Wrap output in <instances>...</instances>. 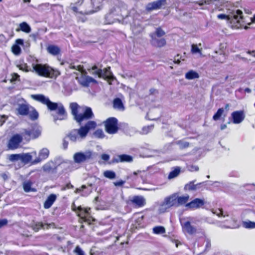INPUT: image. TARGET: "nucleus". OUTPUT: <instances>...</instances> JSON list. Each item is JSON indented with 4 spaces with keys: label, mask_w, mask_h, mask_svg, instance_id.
Returning a JSON list of instances; mask_svg holds the SVG:
<instances>
[{
    "label": "nucleus",
    "mask_w": 255,
    "mask_h": 255,
    "mask_svg": "<svg viewBox=\"0 0 255 255\" xmlns=\"http://www.w3.org/2000/svg\"><path fill=\"white\" fill-rule=\"evenodd\" d=\"M31 98L44 105L51 111L57 110L56 115L54 117L55 121H63L67 119V113L62 104L58 105L57 103L51 102L49 99L42 94H34L31 95Z\"/></svg>",
    "instance_id": "obj_1"
},
{
    "label": "nucleus",
    "mask_w": 255,
    "mask_h": 255,
    "mask_svg": "<svg viewBox=\"0 0 255 255\" xmlns=\"http://www.w3.org/2000/svg\"><path fill=\"white\" fill-rule=\"evenodd\" d=\"M49 151L47 148H42L39 152L38 156L32 160V155L29 152L9 155L8 159L13 162L20 161L23 165L31 162L32 165L36 164L42 160L46 159L49 156Z\"/></svg>",
    "instance_id": "obj_2"
},
{
    "label": "nucleus",
    "mask_w": 255,
    "mask_h": 255,
    "mask_svg": "<svg viewBox=\"0 0 255 255\" xmlns=\"http://www.w3.org/2000/svg\"><path fill=\"white\" fill-rule=\"evenodd\" d=\"M69 108L74 120L79 124L94 117L92 109L89 107L81 106L76 102H72L70 104Z\"/></svg>",
    "instance_id": "obj_3"
},
{
    "label": "nucleus",
    "mask_w": 255,
    "mask_h": 255,
    "mask_svg": "<svg viewBox=\"0 0 255 255\" xmlns=\"http://www.w3.org/2000/svg\"><path fill=\"white\" fill-rule=\"evenodd\" d=\"M217 18L220 19L227 20L233 29L241 28L245 24L243 12L240 9L232 10L228 15L223 13L219 14L217 15Z\"/></svg>",
    "instance_id": "obj_4"
},
{
    "label": "nucleus",
    "mask_w": 255,
    "mask_h": 255,
    "mask_svg": "<svg viewBox=\"0 0 255 255\" xmlns=\"http://www.w3.org/2000/svg\"><path fill=\"white\" fill-rule=\"evenodd\" d=\"M23 139L28 142L31 140L37 138L41 135V130L38 127L33 126L31 128H23L21 132Z\"/></svg>",
    "instance_id": "obj_5"
},
{
    "label": "nucleus",
    "mask_w": 255,
    "mask_h": 255,
    "mask_svg": "<svg viewBox=\"0 0 255 255\" xmlns=\"http://www.w3.org/2000/svg\"><path fill=\"white\" fill-rule=\"evenodd\" d=\"M91 208H82L81 206L77 207V214L81 221V223L86 222L91 224L92 222L94 221L95 219L91 216Z\"/></svg>",
    "instance_id": "obj_6"
},
{
    "label": "nucleus",
    "mask_w": 255,
    "mask_h": 255,
    "mask_svg": "<svg viewBox=\"0 0 255 255\" xmlns=\"http://www.w3.org/2000/svg\"><path fill=\"white\" fill-rule=\"evenodd\" d=\"M106 131L111 134H114L118 132L119 128L118 126V120L115 117L108 118L104 122Z\"/></svg>",
    "instance_id": "obj_7"
},
{
    "label": "nucleus",
    "mask_w": 255,
    "mask_h": 255,
    "mask_svg": "<svg viewBox=\"0 0 255 255\" xmlns=\"http://www.w3.org/2000/svg\"><path fill=\"white\" fill-rule=\"evenodd\" d=\"M128 205H131L135 208H139L144 206L146 204V200L142 196L135 195L127 200Z\"/></svg>",
    "instance_id": "obj_8"
},
{
    "label": "nucleus",
    "mask_w": 255,
    "mask_h": 255,
    "mask_svg": "<svg viewBox=\"0 0 255 255\" xmlns=\"http://www.w3.org/2000/svg\"><path fill=\"white\" fill-rule=\"evenodd\" d=\"M23 140V136L21 134H15L9 139L7 146L9 149L11 150L17 149Z\"/></svg>",
    "instance_id": "obj_9"
},
{
    "label": "nucleus",
    "mask_w": 255,
    "mask_h": 255,
    "mask_svg": "<svg viewBox=\"0 0 255 255\" xmlns=\"http://www.w3.org/2000/svg\"><path fill=\"white\" fill-rule=\"evenodd\" d=\"M96 126L97 124L95 121H89L84 126L77 129L79 136L81 138L85 137L89 131L92 129H95Z\"/></svg>",
    "instance_id": "obj_10"
},
{
    "label": "nucleus",
    "mask_w": 255,
    "mask_h": 255,
    "mask_svg": "<svg viewBox=\"0 0 255 255\" xmlns=\"http://www.w3.org/2000/svg\"><path fill=\"white\" fill-rule=\"evenodd\" d=\"M49 66L47 65H42L41 64H36L33 65V70L40 76L47 78L49 76L48 75L49 70Z\"/></svg>",
    "instance_id": "obj_11"
},
{
    "label": "nucleus",
    "mask_w": 255,
    "mask_h": 255,
    "mask_svg": "<svg viewBox=\"0 0 255 255\" xmlns=\"http://www.w3.org/2000/svg\"><path fill=\"white\" fill-rule=\"evenodd\" d=\"M166 3V0H157L148 3L146 6L145 9L148 12L155 9H158L161 8L162 5H165Z\"/></svg>",
    "instance_id": "obj_12"
},
{
    "label": "nucleus",
    "mask_w": 255,
    "mask_h": 255,
    "mask_svg": "<svg viewBox=\"0 0 255 255\" xmlns=\"http://www.w3.org/2000/svg\"><path fill=\"white\" fill-rule=\"evenodd\" d=\"M205 202L203 199L195 198L186 204V207L191 209H196L202 207Z\"/></svg>",
    "instance_id": "obj_13"
},
{
    "label": "nucleus",
    "mask_w": 255,
    "mask_h": 255,
    "mask_svg": "<svg viewBox=\"0 0 255 255\" xmlns=\"http://www.w3.org/2000/svg\"><path fill=\"white\" fill-rule=\"evenodd\" d=\"M231 116L233 119V122L235 124L241 123L245 118L244 111L242 110L233 112Z\"/></svg>",
    "instance_id": "obj_14"
},
{
    "label": "nucleus",
    "mask_w": 255,
    "mask_h": 255,
    "mask_svg": "<svg viewBox=\"0 0 255 255\" xmlns=\"http://www.w3.org/2000/svg\"><path fill=\"white\" fill-rule=\"evenodd\" d=\"M91 155V153L87 155L81 152H76L74 155V160L77 163H80L90 159Z\"/></svg>",
    "instance_id": "obj_15"
},
{
    "label": "nucleus",
    "mask_w": 255,
    "mask_h": 255,
    "mask_svg": "<svg viewBox=\"0 0 255 255\" xmlns=\"http://www.w3.org/2000/svg\"><path fill=\"white\" fill-rule=\"evenodd\" d=\"M151 43L152 46L157 47L161 48L166 45V40L164 38H157V37H150Z\"/></svg>",
    "instance_id": "obj_16"
},
{
    "label": "nucleus",
    "mask_w": 255,
    "mask_h": 255,
    "mask_svg": "<svg viewBox=\"0 0 255 255\" xmlns=\"http://www.w3.org/2000/svg\"><path fill=\"white\" fill-rule=\"evenodd\" d=\"M182 226V230L185 231L189 235H193L196 233L197 229L195 227L192 226L191 222L189 221H186L184 223Z\"/></svg>",
    "instance_id": "obj_17"
},
{
    "label": "nucleus",
    "mask_w": 255,
    "mask_h": 255,
    "mask_svg": "<svg viewBox=\"0 0 255 255\" xmlns=\"http://www.w3.org/2000/svg\"><path fill=\"white\" fill-rule=\"evenodd\" d=\"M164 204L168 207L172 206H177V196L175 194H173L165 198Z\"/></svg>",
    "instance_id": "obj_18"
},
{
    "label": "nucleus",
    "mask_w": 255,
    "mask_h": 255,
    "mask_svg": "<svg viewBox=\"0 0 255 255\" xmlns=\"http://www.w3.org/2000/svg\"><path fill=\"white\" fill-rule=\"evenodd\" d=\"M31 107L28 104H19L17 108L18 114L21 116H27Z\"/></svg>",
    "instance_id": "obj_19"
},
{
    "label": "nucleus",
    "mask_w": 255,
    "mask_h": 255,
    "mask_svg": "<svg viewBox=\"0 0 255 255\" xmlns=\"http://www.w3.org/2000/svg\"><path fill=\"white\" fill-rule=\"evenodd\" d=\"M133 160L132 157L127 154H121L118 156L117 158L113 159V163H119L124 162H131Z\"/></svg>",
    "instance_id": "obj_20"
},
{
    "label": "nucleus",
    "mask_w": 255,
    "mask_h": 255,
    "mask_svg": "<svg viewBox=\"0 0 255 255\" xmlns=\"http://www.w3.org/2000/svg\"><path fill=\"white\" fill-rule=\"evenodd\" d=\"M56 198L55 194H51L49 195L43 204L44 208L46 209L50 208L56 201Z\"/></svg>",
    "instance_id": "obj_21"
},
{
    "label": "nucleus",
    "mask_w": 255,
    "mask_h": 255,
    "mask_svg": "<svg viewBox=\"0 0 255 255\" xmlns=\"http://www.w3.org/2000/svg\"><path fill=\"white\" fill-rule=\"evenodd\" d=\"M47 51L48 53L52 55H58L60 53V48L54 45H49L47 48Z\"/></svg>",
    "instance_id": "obj_22"
},
{
    "label": "nucleus",
    "mask_w": 255,
    "mask_h": 255,
    "mask_svg": "<svg viewBox=\"0 0 255 255\" xmlns=\"http://www.w3.org/2000/svg\"><path fill=\"white\" fill-rule=\"evenodd\" d=\"M91 83L97 84V81L93 78L88 76L84 77L82 79L81 84L85 87H88Z\"/></svg>",
    "instance_id": "obj_23"
},
{
    "label": "nucleus",
    "mask_w": 255,
    "mask_h": 255,
    "mask_svg": "<svg viewBox=\"0 0 255 255\" xmlns=\"http://www.w3.org/2000/svg\"><path fill=\"white\" fill-rule=\"evenodd\" d=\"M189 199V196L187 194L181 196H177V206L187 204Z\"/></svg>",
    "instance_id": "obj_24"
},
{
    "label": "nucleus",
    "mask_w": 255,
    "mask_h": 255,
    "mask_svg": "<svg viewBox=\"0 0 255 255\" xmlns=\"http://www.w3.org/2000/svg\"><path fill=\"white\" fill-rule=\"evenodd\" d=\"M165 35V32L162 29L161 27L156 28L155 31L150 34V37H161Z\"/></svg>",
    "instance_id": "obj_25"
},
{
    "label": "nucleus",
    "mask_w": 255,
    "mask_h": 255,
    "mask_svg": "<svg viewBox=\"0 0 255 255\" xmlns=\"http://www.w3.org/2000/svg\"><path fill=\"white\" fill-rule=\"evenodd\" d=\"M110 67H108L102 70L101 74L102 77H101V78L105 80H109L111 79L112 72L110 71Z\"/></svg>",
    "instance_id": "obj_26"
},
{
    "label": "nucleus",
    "mask_w": 255,
    "mask_h": 255,
    "mask_svg": "<svg viewBox=\"0 0 255 255\" xmlns=\"http://www.w3.org/2000/svg\"><path fill=\"white\" fill-rule=\"evenodd\" d=\"M113 107L115 109L124 110L125 107L122 101L119 98H115L113 101Z\"/></svg>",
    "instance_id": "obj_27"
},
{
    "label": "nucleus",
    "mask_w": 255,
    "mask_h": 255,
    "mask_svg": "<svg viewBox=\"0 0 255 255\" xmlns=\"http://www.w3.org/2000/svg\"><path fill=\"white\" fill-rule=\"evenodd\" d=\"M48 75L49 76H47V78H56L59 75H60V72L59 70L57 69H54L51 67H49Z\"/></svg>",
    "instance_id": "obj_28"
},
{
    "label": "nucleus",
    "mask_w": 255,
    "mask_h": 255,
    "mask_svg": "<svg viewBox=\"0 0 255 255\" xmlns=\"http://www.w3.org/2000/svg\"><path fill=\"white\" fill-rule=\"evenodd\" d=\"M199 77V74L192 70H191L187 72L185 74V78L188 80H192L194 79H197Z\"/></svg>",
    "instance_id": "obj_29"
},
{
    "label": "nucleus",
    "mask_w": 255,
    "mask_h": 255,
    "mask_svg": "<svg viewBox=\"0 0 255 255\" xmlns=\"http://www.w3.org/2000/svg\"><path fill=\"white\" fill-rule=\"evenodd\" d=\"M79 136L77 129H73L71 130L68 134V137L73 141H76Z\"/></svg>",
    "instance_id": "obj_30"
},
{
    "label": "nucleus",
    "mask_w": 255,
    "mask_h": 255,
    "mask_svg": "<svg viewBox=\"0 0 255 255\" xmlns=\"http://www.w3.org/2000/svg\"><path fill=\"white\" fill-rule=\"evenodd\" d=\"M30 109H31V111L29 110V113L28 115L29 119L32 121L36 120L39 116L38 113L33 107H31Z\"/></svg>",
    "instance_id": "obj_31"
},
{
    "label": "nucleus",
    "mask_w": 255,
    "mask_h": 255,
    "mask_svg": "<svg viewBox=\"0 0 255 255\" xmlns=\"http://www.w3.org/2000/svg\"><path fill=\"white\" fill-rule=\"evenodd\" d=\"M50 227V224H43L42 222H37L34 225V230L35 231H38L41 229H48Z\"/></svg>",
    "instance_id": "obj_32"
},
{
    "label": "nucleus",
    "mask_w": 255,
    "mask_h": 255,
    "mask_svg": "<svg viewBox=\"0 0 255 255\" xmlns=\"http://www.w3.org/2000/svg\"><path fill=\"white\" fill-rule=\"evenodd\" d=\"M20 30L25 33H29L31 31L30 26L26 22H22L19 24Z\"/></svg>",
    "instance_id": "obj_33"
},
{
    "label": "nucleus",
    "mask_w": 255,
    "mask_h": 255,
    "mask_svg": "<svg viewBox=\"0 0 255 255\" xmlns=\"http://www.w3.org/2000/svg\"><path fill=\"white\" fill-rule=\"evenodd\" d=\"M224 113V109L223 108H219L217 112L213 116V119L217 121L220 120Z\"/></svg>",
    "instance_id": "obj_34"
},
{
    "label": "nucleus",
    "mask_w": 255,
    "mask_h": 255,
    "mask_svg": "<svg viewBox=\"0 0 255 255\" xmlns=\"http://www.w3.org/2000/svg\"><path fill=\"white\" fill-rule=\"evenodd\" d=\"M91 69L92 71H93V72H92V74L97 75L99 78H101V77H102L101 75L102 69H101V68H98L97 66H96V65L93 66L91 67Z\"/></svg>",
    "instance_id": "obj_35"
},
{
    "label": "nucleus",
    "mask_w": 255,
    "mask_h": 255,
    "mask_svg": "<svg viewBox=\"0 0 255 255\" xmlns=\"http://www.w3.org/2000/svg\"><path fill=\"white\" fill-rule=\"evenodd\" d=\"M11 51L15 55H19L21 53V49L19 45L13 44L11 47Z\"/></svg>",
    "instance_id": "obj_36"
},
{
    "label": "nucleus",
    "mask_w": 255,
    "mask_h": 255,
    "mask_svg": "<svg viewBox=\"0 0 255 255\" xmlns=\"http://www.w3.org/2000/svg\"><path fill=\"white\" fill-rule=\"evenodd\" d=\"M153 232L155 234H160L165 233L166 231L163 226H156L153 228Z\"/></svg>",
    "instance_id": "obj_37"
},
{
    "label": "nucleus",
    "mask_w": 255,
    "mask_h": 255,
    "mask_svg": "<svg viewBox=\"0 0 255 255\" xmlns=\"http://www.w3.org/2000/svg\"><path fill=\"white\" fill-rule=\"evenodd\" d=\"M104 176L107 178L113 179L116 178V173L111 170H106L104 172Z\"/></svg>",
    "instance_id": "obj_38"
},
{
    "label": "nucleus",
    "mask_w": 255,
    "mask_h": 255,
    "mask_svg": "<svg viewBox=\"0 0 255 255\" xmlns=\"http://www.w3.org/2000/svg\"><path fill=\"white\" fill-rule=\"evenodd\" d=\"M180 171L179 168L177 167L175 168L173 170L171 171L168 175V178L172 179L177 176Z\"/></svg>",
    "instance_id": "obj_39"
},
{
    "label": "nucleus",
    "mask_w": 255,
    "mask_h": 255,
    "mask_svg": "<svg viewBox=\"0 0 255 255\" xmlns=\"http://www.w3.org/2000/svg\"><path fill=\"white\" fill-rule=\"evenodd\" d=\"M32 184V182L30 181L24 182L23 187L25 192H28L33 191L31 188Z\"/></svg>",
    "instance_id": "obj_40"
},
{
    "label": "nucleus",
    "mask_w": 255,
    "mask_h": 255,
    "mask_svg": "<svg viewBox=\"0 0 255 255\" xmlns=\"http://www.w3.org/2000/svg\"><path fill=\"white\" fill-rule=\"evenodd\" d=\"M16 67L20 70L23 71L24 72H29V69H28V66L26 63L22 62V63H20L16 65Z\"/></svg>",
    "instance_id": "obj_41"
},
{
    "label": "nucleus",
    "mask_w": 255,
    "mask_h": 255,
    "mask_svg": "<svg viewBox=\"0 0 255 255\" xmlns=\"http://www.w3.org/2000/svg\"><path fill=\"white\" fill-rule=\"evenodd\" d=\"M94 135L96 137L100 138H103L105 135L102 129H98L94 132Z\"/></svg>",
    "instance_id": "obj_42"
},
{
    "label": "nucleus",
    "mask_w": 255,
    "mask_h": 255,
    "mask_svg": "<svg viewBox=\"0 0 255 255\" xmlns=\"http://www.w3.org/2000/svg\"><path fill=\"white\" fill-rule=\"evenodd\" d=\"M185 188L190 191L195 190L196 189V185L194 184V182H190L185 185Z\"/></svg>",
    "instance_id": "obj_43"
},
{
    "label": "nucleus",
    "mask_w": 255,
    "mask_h": 255,
    "mask_svg": "<svg viewBox=\"0 0 255 255\" xmlns=\"http://www.w3.org/2000/svg\"><path fill=\"white\" fill-rule=\"evenodd\" d=\"M243 226L244 227L248 229L255 228V222L252 221L244 222Z\"/></svg>",
    "instance_id": "obj_44"
},
{
    "label": "nucleus",
    "mask_w": 255,
    "mask_h": 255,
    "mask_svg": "<svg viewBox=\"0 0 255 255\" xmlns=\"http://www.w3.org/2000/svg\"><path fill=\"white\" fill-rule=\"evenodd\" d=\"M177 144H178L181 149H184L188 147L189 146V143L187 141H183L182 140H179L177 142Z\"/></svg>",
    "instance_id": "obj_45"
},
{
    "label": "nucleus",
    "mask_w": 255,
    "mask_h": 255,
    "mask_svg": "<svg viewBox=\"0 0 255 255\" xmlns=\"http://www.w3.org/2000/svg\"><path fill=\"white\" fill-rule=\"evenodd\" d=\"M73 252L76 255H85L84 251L81 249V248L79 246H77L75 247Z\"/></svg>",
    "instance_id": "obj_46"
},
{
    "label": "nucleus",
    "mask_w": 255,
    "mask_h": 255,
    "mask_svg": "<svg viewBox=\"0 0 255 255\" xmlns=\"http://www.w3.org/2000/svg\"><path fill=\"white\" fill-rule=\"evenodd\" d=\"M42 168L43 171L46 172H50L53 170L51 166L48 163L44 164Z\"/></svg>",
    "instance_id": "obj_47"
},
{
    "label": "nucleus",
    "mask_w": 255,
    "mask_h": 255,
    "mask_svg": "<svg viewBox=\"0 0 255 255\" xmlns=\"http://www.w3.org/2000/svg\"><path fill=\"white\" fill-rule=\"evenodd\" d=\"M8 116L5 115L0 116V127L2 126L8 119Z\"/></svg>",
    "instance_id": "obj_48"
},
{
    "label": "nucleus",
    "mask_w": 255,
    "mask_h": 255,
    "mask_svg": "<svg viewBox=\"0 0 255 255\" xmlns=\"http://www.w3.org/2000/svg\"><path fill=\"white\" fill-rule=\"evenodd\" d=\"M11 79H10V82H13L16 80H19V75L16 73H13L11 74Z\"/></svg>",
    "instance_id": "obj_49"
},
{
    "label": "nucleus",
    "mask_w": 255,
    "mask_h": 255,
    "mask_svg": "<svg viewBox=\"0 0 255 255\" xmlns=\"http://www.w3.org/2000/svg\"><path fill=\"white\" fill-rule=\"evenodd\" d=\"M189 170L191 172L197 171L199 170V167L198 166L191 165L188 167Z\"/></svg>",
    "instance_id": "obj_50"
},
{
    "label": "nucleus",
    "mask_w": 255,
    "mask_h": 255,
    "mask_svg": "<svg viewBox=\"0 0 255 255\" xmlns=\"http://www.w3.org/2000/svg\"><path fill=\"white\" fill-rule=\"evenodd\" d=\"M74 186L71 184L70 182L67 183L64 186L62 187V190H66L67 189H73Z\"/></svg>",
    "instance_id": "obj_51"
},
{
    "label": "nucleus",
    "mask_w": 255,
    "mask_h": 255,
    "mask_svg": "<svg viewBox=\"0 0 255 255\" xmlns=\"http://www.w3.org/2000/svg\"><path fill=\"white\" fill-rule=\"evenodd\" d=\"M144 219V216L142 215L141 217H139L136 220V222L139 225H141L143 223V220Z\"/></svg>",
    "instance_id": "obj_52"
},
{
    "label": "nucleus",
    "mask_w": 255,
    "mask_h": 255,
    "mask_svg": "<svg viewBox=\"0 0 255 255\" xmlns=\"http://www.w3.org/2000/svg\"><path fill=\"white\" fill-rule=\"evenodd\" d=\"M70 68L71 69H75L78 70L79 71H81L82 69V66L80 65H78L77 66L71 65L70 66Z\"/></svg>",
    "instance_id": "obj_53"
},
{
    "label": "nucleus",
    "mask_w": 255,
    "mask_h": 255,
    "mask_svg": "<svg viewBox=\"0 0 255 255\" xmlns=\"http://www.w3.org/2000/svg\"><path fill=\"white\" fill-rule=\"evenodd\" d=\"M211 242L210 240H208L206 241V242L205 250L206 251H208L211 249Z\"/></svg>",
    "instance_id": "obj_54"
},
{
    "label": "nucleus",
    "mask_w": 255,
    "mask_h": 255,
    "mask_svg": "<svg viewBox=\"0 0 255 255\" xmlns=\"http://www.w3.org/2000/svg\"><path fill=\"white\" fill-rule=\"evenodd\" d=\"M7 223L8 221L6 219L0 220V228L3 226H6L7 224Z\"/></svg>",
    "instance_id": "obj_55"
},
{
    "label": "nucleus",
    "mask_w": 255,
    "mask_h": 255,
    "mask_svg": "<svg viewBox=\"0 0 255 255\" xmlns=\"http://www.w3.org/2000/svg\"><path fill=\"white\" fill-rule=\"evenodd\" d=\"M192 51L193 53H198L200 51V49L197 47V45H193L192 46Z\"/></svg>",
    "instance_id": "obj_56"
},
{
    "label": "nucleus",
    "mask_w": 255,
    "mask_h": 255,
    "mask_svg": "<svg viewBox=\"0 0 255 255\" xmlns=\"http://www.w3.org/2000/svg\"><path fill=\"white\" fill-rule=\"evenodd\" d=\"M125 182L124 181L120 180L114 182V184L116 186H122L124 184Z\"/></svg>",
    "instance_id": "obj_57"
},
{
    "label": "nucleus",
    "mask_w": 255,
    "mask_h": 255,
    "mask_svg": "<svg viewBox=\"0 0 255 255\" xmlns=\"http://www.w3.org/2000/svg\"><path fill=\"white\" fill-rule=\"evenodd\" d=\"M24 44V41L22 39H17L16 40H15V44H17V45H23Z\"/></svg>",
    "instance_id": "obj_58"
},
{
    "label": "nucleus",
    "mask_w": 255,
    "mask_h": 255,
    "mask_svg": "<svg viewBox=\"0 0 255 255\" xmlns=\"http://www.w3.org/2000/svg\"><path fill=\"white\" fill-rule=\"evenodd\" d=\"M102 159L104 161H108L110 158V156L107 154H103L101 156Z\"/></svg>",
    "instance_id": "obj_59"
},
{
    "label": "nucleus",
    "mask_w": 255,
    "mask_h": 255,
    "mask_svg": "<svg viewBox=\"0 0 255 255\" xmlns=\"http://www.w3.org/2000/svg\"><path fill=\"white\" fill-rule=\"evenodd\" d=\"M252 23H255V14L251 18V22L248 23V25H250Z\"/></svg>",
    "instance_id": "obj_60"
},
{
    "label": "nucleus",
    "mask_w": 255,
    "mask_h": 255,
    "mask_svg": "<svg viewBox=\"0 0 255 255\" xmlns=\"http://www.w3.org/2000/svg\"><path fill=\"white\" fill-rule=\"evenodd\" d=\"M83 1L84 0H78L75 3V4L77 5V6H80L83 2Z\"/></svg>",
    "instance_id": "obj_61"
},
{
    "label": "nucleus",
    "mask_w": 255,
    "mask_h": 255,
    "mask_svg": "<svg viewBox=\"0 0 255 255\" xmlns=\"http://www.w3.org/2000/svg\"><path fill=\"white\" fill-rule=\"evenodd\" d=\"M71 9L75 13H77L78 12V8L76 6H73L71 7Z\"/></svg>",
    "instance_id": "obj_62"
},
{
    "label": "nucleus",
    "mask_w": 255,
    "mask_h": 255,
    "mask_svg": "<svg viewBox=\"0 0 255 255\" xmlns=\"http://www.w3.org/2000/svg\"><path fill=\"white\" fill-rule=\"evenodd\" d=\"M173 242L175 244V246H176V248H178L179 245L181 244V243L177 240H174Z\"/></svg>",
    "instance_id": "obj_63"
},
{
    "label": "nucleus",
    "mask_w": 255,
    "mask_h": 255,
    "mask_svg": "<svg viewBox=\"0 0 255 255\" xmlns=\"http://www.w3.org/2000/svg\"><path fill=\"white\" fill-rule=\"evenodd\" d=\"M86 188V186L85 185H83L81 188L77 189V190L78 191H79L80 192L84 190V189Z\"/></svg>",
    "instance_id": "obj_64"
}]
</instances>
